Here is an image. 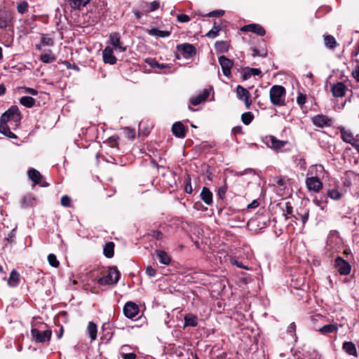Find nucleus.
<instances>
[{"mask_svg":"<svg viewBox=\"0 0 359 359\" xmlns=\"http://www.w3.org/2000/svg\"><path fill=\"white\" fill-rule=\"evenodd\" d=\"M22 116L17 106H12L9 109L4 112L0 119V133L6 136L11 134L8 122L13 121L18 126L21 121Z\"/></svg>","mask_w":359,"mask_h":359,"instance_id":"obj_1","label":"nucleus"},{"mask_svg":"<svg viewBox=\"0 0 359 359\" xmlns=\"http://www.w3.org/2000/svg\"><path fill=\"white\" fill-rule=\"evenodd\" d=\"M286 91L283 86L279 85L273 86L269 92L270 100L273 105L284 106L285 104Z\"/></svg>","mask_w":359,"mask_h":359,"instance_id":"obj_2","label":"nucleus"},{"mask_svg":"<svg viewBox=\"0 0 359 359\" xmlns=\"http://www.w3.org/2000/svg\"><path fill=\"white\" fill-rule=\"evenodd\" d=\"M120 276V272L116 267H110L107 275L99 278L97 283L100 285H114L118 281Z\"/></svg>","mask_w":359,"mask_h":359,"instance_id":"obj_3","label":"nucleus"},{"mask_svg":"<svg viewBox=\"0 0 359 359\" xmlns=\"http://www.w3.org/2000/svg\"><path fill=\"white\" fill-rule=\"evenodd\" d=\"M32 339L37 343H44L50 339L52 332L50 330L40 331L37 328L32 327L31 330Z\"/></svg>","mask_w":359,"mask_h":359,"instance_id":"obj_4","label":"nucleus"},{"mask_svg":"<svg viewBox=\"0 0 359 359\" xmlns=\"http://www.w3.org/2000/svg\"><path fill=\"white\" fill-rule=\"evenodd\" d=\"M339 130L344 142L351 144L353 147L358 144L359 135L355 136L351 131L346 130L344 127H341Z\"/></svg>","mask_w":359,"mask_h":359,"instance_id":"obj_5","label":"nucleus"},{"mask_svg":"<svg viewBox=\"0 0 359 359\" xmlns=\"http://www.w3.org/2000/svg\"><path fill=\"white\" fill-rule=\"evenodd\" d=\"M109 38V43L112 46L111 48L122 53L126 51V46L123 45V43L121 40V36L118 32L111 33Z\"/></svg>","mask_w":359,"mask_h":359,"instance_id":"obj_6","label":"nucleus"},{"mask_svg":"<svg viewBox=\"0 0 359 359\" xmlns=\"http://www.w3.org/2000/svg\"><path fill=\"white\" fill-rule=\"evenodd\" d=\"M334 265L341 275H348L351 271V265L341 257L335 259Z\"/></svg>","mask_w":359,"mask_h":359,"instance_id":"obj_7","label":"nucleus"},{"mask_svg":"<svg viewBox=\"0 0 359 359\" xmlns=\"http://www.w3.org/2000/svg\"><path fill=\"white\" fill-rule=\"evenodd\" d=\"M177 50L181 53L183 57L189 59L196 55V50L195 47L190 43H184L177 46Z\"/></svg>","mask_w":359,"mask_h":359,"instance_id":"obj_8","label":"nucleus"},{"mask_svg":"<svg viewBox=\"0 0 359 359\" xmlns=\"http://www.w3.org/2000/svg\"><path fill=\"white\" fill-rule=\"evenodd\" d=\"M219 63L222 67L224 75L226 77H229L231 74V69L233 65V62L222 55L219 57Z\"/></svg>","mask_w":359,"mask_h":359,"instance_id":"obj_9","label":"nucleus"},{"mask_svg":"<svg viewBox=\"0 0 359 359\" xmlns=\"http://www.w3.org/2000/svg\"><path fill=\"white\" fill-rule=\"evenodd\" d=\"M236 94L238 98L243 101L246 107L249 108L252 103L249 91L246 88L239 85L236 87Z\"/></svg>","mask_w":359,"mask_h":359,"instance_id":"obj_10","label":"nucleus"},{"mask_svg":"<svg viewBox=\"0 0 359 359\" xmlns=\"http://www.w3.org/2000/svg\"><path fill=\"white\" fill-rule=\"evenodd\" d=\"M123 313L127 318L133 319L138 314L139 308L134 302H128L123 307Z\"/></svg>","mask_w":359,"mask_h":359,"instance_id":"obj_11","label":"nucleus"},{"mask_svg":"<svg viewBox=\"0 0 359 359\" xmlns=\"http://www.w3.org/2000/svg\"><path fill=\"white\" fill-rule=\"evenodd\" d=\"M306 184L309 190L318 192L323 187V183L317 177H307Z\"/></svg>","mask_w":359,"mask_h":359,"instance_id":"obj_12","label":"nucleus"},{"mask_svg":"<svg viewBox=\"0 0 359 359\" xmlns=\"http://www.w3.org/2000/svg\"><path fill=\"white\" fill-rule=\"evenodd\" d=\"M312 123L317 127L323 128L332 124V119L323 114H318L312 118Z\"/></svg>","mask_w":359,"mask_h":359,"instance_id":"obj_13","label":"nucleus"},{"mask_svg":"<svg viewBox=\"0 0 359 359\" xmlns=\"http://www.w3.org/2000/svg\"><path fill=\"white\" fill-rule=\"evenodd\" d=\"M103 62L106 64L114 65L116 63V57L114 55L113 48L107 46L102 50Z\"/></svg>","mask_w":359,"mask_h":359,"instance_id":"obj_14","label":"nucleus"},{"mask_svg":"<svg viewBox=\"0 0 359 359\" xmlns=\"http://www.w3.org/2000/svg\"><path fill=\"white\" fill-rule=\"evenodd\" d=\"M287 144V141L278 140L274 136H270L266 141L267 146L277 151L284 147Z\"/></svg>","mask_w":359,"mask_h":359,"instance_id":"obj_15","label":"nucleus"},{"mask_svg":"<svg viewBox=\"0 0 359 359\" xmlns=\"http://www.w3.org/2000/svg\"><path fill=\"white\" fill-rule=\"evenodd\" d=\"M241 31L251 32L259 36H264L266 33L264 29L261 25L257 24H249L245 25L241 28Z\"/></svg>","mask_w":359,"mask_h":359,"instance_id":"obj_16","label":"nucleus"},{"mask_svg":"<svg viewBox=\"0 0 359 359\" xmlns=\"http://www.w3.org/2000/svg\"><path fill=\"white\" fill-rule=\"evenodd\" d=\"M346 86L341 82L337 83L331 88L333 96L337 97H344L346 93Z\"/></svg>","mask_w":359,"mask_h":359,"instance_id":"obj_17","label":"nucleus"},{"mask_svg":"<svg viewBox=\"0 0 359 359\" xmlns=\"http://www.w3.org/2000/svg\"><path fill=\"white\" fill-rule=\"evenodd\" d=\"M172 131L179 138L185 137L187 129L181 122H176L172 125Z\"/></svg>","mask_w":359,"mask_h":359,"instance_id":"obj_18","label":"nucleus"},{"mask_svg":"<svg viewBox=\"0 0 359 359\" xmlns=\"http://www.w3.org/2000/svg\"><path fill=\"white\" fill-rule=\"evenodd\" d=\"M209 96V90L207 89H204L201 93L199 95L191 97L190 100L191 103L196 106L201 104L202 102L205 101Z\"/></svg>","mask_w":359,"mask_h":359,"instance_id":"obj_19","label":"nucleus"},{"mask_svg":"<svg viewBox=\"0 0 359 359\" xmlns=\"http://www.w3.org/2000/svg\"><path fill=\"white\" fill-rule=\"evenodd\" d=\"M28 176L34 184H40L42 180V175L41 173L34 168H31L28 170Z\"/></svg>","mask_w":359,"mask_h":359,"instance_id":"obj_20","label":"nucleus"},{"mask_svg":"<svg viewBox=\"0 0 359 359\" xmlns=\"http://www.w3.org/2000/svg\"><path fill=\"white\" fill-rule=\"evenodd\" d=\"M200 195H201L202 200L208 205H210L212 203V194L207 187H203L202 189V191H201Z\"/></svg>","mask_w":359,"mask_h":359,"instance_id":"obj_21","label":"nucleus"},{"mask_svg":"<svg viewBox=\"0 0 359 359\" xmlns=\"http://www.w3.org/2000/svg\"><path fill=\"white\" fill-rule=\"evenodd\" d=\"M343 349L350 355L357 356V350L355 344L351 341H345L343 344Z\"/></svg>","mask_w":359,"mask_h":359,"instance_id":"obj_22","label":"nucleus"},{"mask_svg":"<svg viewBox=\"0 0 359 359\" xmlns=\"http://www.w3.org/2000/svg\"><path fill=\"white\" fill-rule=\"evenodd\" d=\"M156 256L159 262L165 265H168L170 263L171 259L170 256L163 250H156Z\"/></svg>","mask_w":359,"mask_h":359,"instance_id":"obj_23","label":"nucleus"},{"mask_svg":"<svg viewBox=\"0 0 359 359\" xmlns=\"http://www.w3.org/2000/svg\"><path fill=\"white\" fill-rule=\"evenodd\" d=\"M87 333L91 341H94L97 338V327L93 322H89L87 326Z\"/></svg>","mask_w":359,"mask_h":359,"instance_id":"obj_24","label":"nucleus"},{"mask_svg":"<svg viewBox=\"0 0 359 359\" xmlns=\"http://www.w3.org/2000/svg\"><path fill=\"white\" fill-rule=\"evenodd\" d=\"M20 282V274L15 271L13 270L10 274L8 280V284L11 287H15Z\"/></svg>","mask_w":359,"mask_h":359,"instance_id":"obj_25","label":"nucleus"},{"mask_svg":"<svg viewBox=\"0 0 359 359\" xmlns=\"http://www.w3.org/2000/svg\"><path fill=\"white\" fill-rule=\"evenodd\" d=\"M337 330H338V326L337 324L325 325L319 329V332L323 334H327L329 333L337 332Z\"/></svg>","mask_w":359,"mask_h":359,"instance_id":"obj_26","label":"nucleus"},{"mask_svg":"<svg viewBox=\"0 0 359 359\" xmlns=\"http://www.w3.org/2000/svg\"><path fill=\"white\" fill-rule=\"evenodd\" d=\"M198 324V318L193 314H187L184 316V327L187 326L196 327Z\"/></svg>","mask_w":359,"mask_h":359,"instance_id":"obj_27","label":"nucleus"},{"mask_svg":"<svg viewBox=\"0 0 359 359\" xmlns=\"http://www.w3.org/2000/svg\"><path fill=\"white\" fill-rule=\"evenodd\" d=\"M90 2V0H69L70 6L74 9H80Z\"/></svg>","mask_w":359,"mask_h":359,"instance_id":"obj_28","label":"nucleus"},{"mask_svg":"<svg viewBox=\"0 0 359 359\" xmlns=\"http://www.w3.org/2000/svg\"><path fill=\"white\" fill-rule=\"evenodd\" d=\"M261 74V70L257 68H247L243 74V79L247 80L252 76H258Z\"/></svg>","mask_w":359,"mask_h":359,"instance_id":"obj_29","label":"nucleus"},{"mask_svg":"<svg viewBox=\"0 0 359 359\" xmlns=\"http://www.w3.org/2000/svg\"><path fill=\"white\" fill-rule=\"evenodd\" d=\"M114 244L112 242H109L105 244L103 252L107 258H111L114 256Z\"/></svg>","mask_w":359,"mask_h":359,"instance_id":"obj_30","label":"nucleus"},{"mask_svg":"<svg viewBox=\"0 0 359 359\" xmlns=\"http://www.w3.org/2000/svg\"><path fill=\"white\" fill-rule=\"evenodd\" d=\"M149 34L151 36H156L158 37H168L170 35V32L167 30H159L154 28L149 31Z\"/></svg>","mask_w":359,"mask_h":359,"instance_id":"obj_31","label":"nucleus"},{"mask_svg":"<svg viewBox=\"0 0 359 359\" xmlns=\"http://www.w3.org/2000/svg\"><path fill=\"white\" fill-rule=\"evenodd\" d=\"M11 17L6 12H0V28H5L11 21Z\"/></svg>","mask_w":359,"mask_h":359,"instance_id":"obj_32","label":"nucleus"},{"mask_svg":"<svg viewBox=\"0 0 359 359\" xmlns=\"http://www.w3.org/2000/svg\"><path fill=\"white\" fill-rule=\"evenodd\" d=\"M324 42L325 46L327 47L328 48H334L337 45L336 39L331 35L325 36Z\"/></svg>","mask_w":359,"mask_h":359,"instance_id":"obj_33","label":"nucleus"},{"mask_svg":"<svg viewBox=\"0 0 359 359\" xmlns=\"http://www.w3.org/2000/svg\"><path fill=\"white\" fill-rule=\"evenodd\" d=\"M35 198L32 194H27L23 196L22 198V205L23 207H28L33 205L34 203Z\"/></svg>","mask_w":359,"mask_h":359,"instance_id":"obj_34","label":"nucleus"},{"mask_svg":"<svg viewBox=\"0 0 359 359\" xmlns=\"http://www.w3.org/2000/svg\"><path fill=\"white\" fill-rule=\"evenodd\" d=\"M147 62L152 68H158V69H169L170 68V66L168 65L160 64L156 60H155L154 59H149V60H147Z\"/></svg>","mask_w":359,"mask_h":359,"instance_id":"obj_35","label":"nucleus"},{"mask_svg":"<svg viewBox=\"0 0 359 359\" xmlns=\"http://www.w3.org/2000/svg\"><path fill=\"white\" fill-rule=\"evenodd\" d=\"M20 102L27 107H32L35 104V100L32 97L24 96L20 98Z\"/></svg>","mask_w":359,"mask_h":359,"instance_id":"obj_36","label":"nucleus"},{"mask_svg":"<svg viewBox=\"0 0 359 359\" xmlns=\"http://www.w3.org/2000/svg\"><path fill=\"white\" fill-rule=\"evenodd\" d=\"M220 30V25H217L216 22H215L213 27L206 34V36L210 39H214L217 36Z\"/></svg>","mask_w":359,"mask_h":359,"instance_id":"obj_37","label":"nucleus"},{"mask_svg":"<svg viewBox=\"0 0 359 359\" xmlns=\"http://www.w3.org/2000/svg\"><path fill=\"white\" fill-rule=\"evenodd\" d=\"M40 60L43 63H50L54 62L56 60V57L50 51L49 53L41 55Z\"/></svg>","mask_w":359,"mask_h":359,"instance_id":"obj_38","label":"nucleus"},{"mask_svg":"<svg viewBox=\"0 0 359 359\" xmlns=\"http://www.w3.org/2000/svg\"><path fill=\"white\" fill-rule=\"evenodd\" d=\"M215 49L219 52H226L229 49V45L225 41H217L215 43Z\"/></svg>","mask_w":359,"mask_h":359,"instance_id":"obj_39","label":"nucleus"},{"mask_svg":"<svg viewBox=\"0 0 359 359\" xmlns=\"http://www.w3.org/2000/svg\"><path fill=\"white\" fill-rule=\"evenodd\" d=\"M28 9V4L25 1H22L19 2L17 5V11L20 14H24L27 11Z\"/></svg>","mask_w":359,"mask_h":359,"instance_id":"obj_40","label":"nucleus"},{"mask_svg":"<svg viewBox=\"0 0 359 359\" xmlns=\"http://www.w3.org/2000/svg\"><path fill=\"white\" fill-rule=\"evenodd\" d=\"M48 261L49 264L55 268H57L59 266L60 262L57 259L56 256L54 254H49L48 256Z\"/></svg>","mask_w":359,"mask_h":359,"instance_id":"obj_41","label":"nucleus"},{"mask_svg":"<svg viewBox=\"0 0 359 359\" xmlns=\"http://www.w3.org/2000/svg\"><path fill=\"white\" fill-rule=\"evenodd\" d=\"M327 196L334 200H339L341 197V194L339 193L338 190L336 189H330L327 191Z\"/></svg>","mask_w":359,"mask_h":359,"instance_id":"obj_42","label":"nucleus"},{"mask_svg":"<svg viewBox=\"0 0 359 359\" xmlns=\"http://www.w3.org/2000/svg\"><path fill=\"white\" fill-rule=\"evenodd\" d=\"M242 121L244 124L248 125L253 119V116L250 112H245L241 116Z\"/></svg>","mask_w":359,"mask_h":359,"instance_id":"obj_43","label":"nucleus"},{"mask_svg":"<svg viewBox=\"0 0 359 359\" xmlns=\"http://www.w3.org/2000/svg\"><path fill=\"white\" fill-rule=\"evenodd\" d=\"M118 139H119L118 136L114 135V136L109 137L106 142L111 147H115L118 144Z\"/></svg>","mask_w":359,"mask_h":359,"instance_id":"obj_44","label":"nucleus"},{"mask_svg":"<svg viewBox=\"0 0 359 359\" xmlns=\"http://www.w3.org/2000/svg\"><path fill=\"white\" fill-rule=\"evenodd\" d=\"M224 13V11L223 10H215L213 11H211L207 14H205V16L208 17H218V16H222ZM199 15H203L201 13H197Z\"/></svg>","mask_w":359,"mask_h":359,"instance_id":"obj_45","label":"nucleus"},{"mask_svg":"<svg viewBox=\"0 0 359 359\" xmlns=\"http://www.w3.org/2000/svg\"><path fill=\"white\" fill-rule=\"evenodd\" d=\"M125 135L127 138L133 140L135 137V132L134 129L130 128H125L124 129Z\"/></svg>","mask_w":359,"mask_h":359,"instance_id":"obj_46","label":"nucleus"},{"mask_svg":"<svg viewBox=\"0 0 359 359\" xmlns=\"http://www.w3.org/2000/svg\"><path fill=\"white\" fill-rule=\"evenodd\" d=\"M159 7V3L156 1L151 2L149 4V8L145 10V13H149L156 11Z\"/></svg>","mask_w":359,"mask_h":359,"instance_id":"obj_47","label":"nucleus"},{"mask_svg":"<svg viewBox=\"0 0 359 359\" xmlns=\"http://www.w3.org/2000/svg\"><path fill=\"white\" fill-rule=\"evenodd\" d=\"M306 100V97L305 95L302 93H299L297 97V102L299 105L302 106L305 104Z\"/></svg>","mask_w":359,"mask_h":359,"instance_id":"obj_48","label":"nucleus"},{"mask_svg":"<svg viewBox=\"0 0 359 359\" xmlns=\"http://www.w3.org/2000/svg\"><path fill=\"white\" fill-rule=\"evenodd\" d=\"M71 198L68 196H64L61 198V205L64 207H69Z\"/></svg>","mask_w":359,"mask_h":359,"instance_id":"obj_49","label":"nucleus"},{"mask_svg":"<svg viewBox=\"0 0 359 359\" xmlns=\"http://www.w3.org/2000/svg\"><path fill=\"white\" fill-rule=\"evenodd\" d=\"M177 18L180 22H187L190 20V17L185 14H180L177 16Z\"/></svg>","mask_w":359,"mask_h":359,"instance_id":"obj_50","label":"nucleus"},{"mask_svg":"<svg viewBox=\"0 0 359 359\" xmlns=\"http://www.w3.org/2000/svg\"><path fill=\"white\" fill-rule=\"evenodd\" d=\"M298 215L300 217L303 224H304L309 219V210H305L304 213H298Z\"/></svg>","mask_w":359,"mask_h":359,"instance_id":"obj_51","label":"nucleus"},{"mask_svg":"<svg viewBox=\"0 0 359 359\" xmlns=\"http://www.w3.org/2000/svg\"><path fill=\"white\" fill-rule=\"evenodd\" d=\"M146 273L149 277H154L156 276V270L151 266H148L146 269Z\"/></svg>","mask_w":359,"mask_h":359,"instance_id":"obj_52","label":"nucleus"},{"mask_svg":"<svg viewBox=\"0 0 359 359\" xmlns=\"http://www.w3.org/2000/svg\"><path fill=\"white\" fill-rule=\"evenodd\" d=\"M41 42L43 43V45H45V46H53V39L49 38V37H42L41 39Z\"/></svg>","mask_w":359,"mask_h":359,"instance_id":"obj_53","label":"nucleus"},{"mask_svg":"<svg viewBox=\"0 0 359 359\" xmlns=\"http://www.w3.org/2000/svg\"><path fill=\"white\" fill-rule=\"evenodd\" d=\"M23 92L25 93H29V94H31L32 95H36L38 92L36 90L34 89V88H23Z\"/></svg>","mask_w":359,"mask_h":359,"instance_id":"obj_54","label":"nucleus"},{"mask_svg":"<svg viewBox=\"0 0 359 359\" xmlns=\"http://www.w3.org/2000/svg\"><path fill=\"white\" fill-rule=\"evenodd\" d=\"M136 354L133 353L122 354L123 359H136Z\"/></svg>","mask_w":359,"mask_h":359,"instance_id":"obj_55","label":"nucleus"},{"mask_svg":"<svg viewBox=\"0 0 359 359\" xmlns=\"http://www.w3.org/2000/svg\"><path fill=\"white\" fill-rule=\"evenodd\" d=\"M232 264L233 265H236V266H238V268H241V269H248V268L245 266H244L241 262L236 260V259H233L231 261Z\"/></svg>","mask_w":359,"mask_h":359,"instance_id":"obj_56","label":"nucleus"},{"mask_svg":"<svg viewBox=\"0 0 359 359\" xmlns=\"http://www.w3.org/2000/svg\"><path fill=\"white\" fill-rule=\"evenodd\" d=\"M353 76L359 81V65L356 66L352 72Z\"/></svg>","mask_w":359,"mask_h":359,"instance_id":"obj_57","label":"nucleus"},{"mask_svg":"<svg viewBox=\"0 0 359 359\" xmlns=\"http://www.w3.org/2000/svg\"><path fill=\"white\" fill-rule=\"evenodd\" d=\"M258 205H259V203L256 200H255L250 204L248 205V208H257Z\"/></svg>","mask_w":359,"mask_h":359,"instance_id":"obj_58","label":"nucleus"},{"mask_svg":"<svg viewBox=\"0 0 359 359\" xmlns=\"http://www.w3.org/2000/svg\"><path fill=\"white\" fill-rule=\"evenodd\" d=\"M226 187H222L219 188V191H218L219 195L220 196H222V194L224 195L225 194V192H226Z\"/></svg>","mask_w":359,"mask_h":359,"instance_id":"obj_59","label":"nucleus"},{"mask_svg":"<svg viewBox=\"0 0 359 359\" xmlns=\"http://www.w3.org/2000/svg\"><path fill=\"white\" fill-rule=\"evenodd\" d=\"M154 237H155L156 239H161L162 238V234L159 231L154 232Z\"/></svg>","mask_w":359,"mask_h":359,"instance_id":"obj_60","label":"nucleus"},{"mask_svg":"<svg viewBox=\"0 0 359 359\" xmlns=\"http://www.w3.org/2000/svg\"><path fill=\"white\" fill-rule=\"evenodd\" d=\"M292 212V208L290 205H286V213L290 215Z\"/></svg>","mask_w":359,"mask_h":359,"instance_id":"obj_61","label":"nucleus"},{"mask_svg":"<svg viewBox=\"0 0 359 359\" xmlns=\"http://www.w3.org/2000/svg\"><path fill=\"white\" fill-rule=\"evenodd\" d=\"M6 88L4 85H0V95H2L5 93Z\"/></svg>","mask_w":359,"mask_h":359,"instance_id":"obj_62","label":"nucleus"},{"mask_svg":"<svg viewBox=\"0 0 359 359\" xmlns=\"http://www.w3.org/2000/svg\"><path fill=\"white\" fill-rule=\"evenodd\" d=\"M185 191L187 193H191V191H192V189H191V184H187L185 187Z\"/></svg>","mask_w":359,"mask_h":359,"instance_id":"obj_63","label":"nucleus"},{"mask_svg":"<svg viewBox=\"0 0 359 359\" xmlns=\"http://www.w3.org/2000/svg\"><path fill=\"white\" fill-rule=\"evenodd\" d=\"M142 9H143L144 12H145L146 9H149V4H148L147 3L142 4Z\"/></svg>","mask_w":359,"mask_h":359,"instance_id":"obj_64","label":"nucleus"}]
</instances>
